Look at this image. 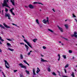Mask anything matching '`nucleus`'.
<instances>
[{
    "mask_svg": "<svg viewBox=\"0 0 77 77\" xmlns=\"http://www.w3.org/2000/svg\"><path fill=\"white\" fill-rule=\"evenodd\" d=\"M12 25H13V26H15V24L14 23H12Z\"/></svg>",
    "mask_w": 77,
    "mask_h": 77,
    "instance_id": "61",
    "label": "nucleus"
},
{
    "mask_svg": "<svg viewBox=\"0 0 77 77\" xmlns=\"http://www.w3.org/2000/svg\"><path fill=\"white\" fill-rule=\"evenodd\" d=\"M48 31H50V32H51L52 33H53L54 32L53 31L50 29H48Z\"/></svg>",
    "mask_w": 77,
    "mask_h": 77,
    "instance_id": "21",
    "label": "nucleus"
},
{
    "mask_svg": "<svg viewBox=\"0 0 77 77\" xmlns=\"http://www.w3.org/2000/svg\"><path fill=\"white\" fill-rule=\"evenodd\" d=\"M12 3L13 5V6H15V2L14 1H13V2H12Z\"/></svg>",
    "mask_w": 77,
    "mask_h": 77,
    "instance_id": "32",
    "label": "nucleus"
},
{
    "mask_svg": "<svg viewBox=\"0 0 77 77\" xmlns=\"http://www.w3.org/2000/svg\"><path fill=\"white\" fill-rule=\"evenodd\" d=\"M47 22H48V24H49V23L48 22H49V20H48V17H47Z\"/></svg>",
    "mask_w": 77,
    "mask_h": 77,
    "instance_id": "24",
    "label": "nucleus"
},
{
    "mask_svg": "<svg viewBox=\"0 0 77 77\" xmlns=\"http://www.w3.org/2000/svg\"><path fill=\"white\" fill-rule=\"evenodd\" d=\"M25 7H26V8H28V7L27 6H25Z\"/></svg>",
    "mask_w": 77,
    "mask_h": 77,
    "instance_id": "57",
    "label": "nucleus"
},
{
    "mask_svg": "<svg viewBox=\"0 0 77 77\" xmlns=\"http://www.w3.org/2000/svg\"><path fill=\"white\" fill-rule=\"evenodd\" d=\"M64 70L65 71V73H66L67 72H66V69H64Z\"/></svg>",
    "mask_w": 77,
    "mask_h": 77,
    "instance_id": "42",
    "label": "nucleus"
},
{
    "mask_svg": "<svg viewBox=\"0 0 77 77\" xmlns=\"http://www.w3.org/2000/svg\"><path fill=\"white\" fill-rule=\"evenodd\" d=\"M64 26L65 27L66 29H67L68 28V25L67 24H65Z\"/></svg>",
    "mask_w": 77,
    "mask_h": 77,
    "instance_id": "19",
    "label": "nucleus"
},
{
    "mask_svg": "<svg viewBox=\"0 0 77 77\" xmlns=\"http://www.w3.org/2000/svg\"><path fill=\"white\" fill-rule=\"evenodd\" d=\"M62 56L63 57L64 59H66V55H63Z\"/></svg>",
    "mask_w": 77,
    "mask_h": 77,
    "instance_id": "28",
    "label": "nucleus"
},
{
    "mask_svg": "<svg viewBox=\"0 0 77 77\" xmlns=\"http://www.w3.org/2000/svg\"><path fill=\"white\" fill-rule=\"evenodd\" d=\"M17 71H18V70H14V72H16Z\"/></svg>",
    "mask_w": 77,
    "mask_h": 77,
    "instance_id": "40",
    "label": "nucleus"
},
{
    "mask_svg": "<svg viewBox=\"0 0 77 77\" xmlns=\"http://www.w3.org/2000/svg\"><path fill=\"white\" fill-rule=\"evenodd\" d=\"M57 26L59 30H60V31H61V32H63V29L62 28L59 27V26Z\"/></svg>",
    "mask_w": 77,
    "mask_h": 77,
    "instance_id": "5",
    "label": "nucleus"
},
{
    "mask_svg": "<svg viewBox=\"0 0 77 77\" xmlns=\"http://www.w3.org/2000/svg\"><path fill=\"white\" fill-rule=\"evenodd\" d=\"M10 14L8 13H5V17H8V16H9L10 15Z\"/></svg>",
    "mask_w": 77,
    "mask_h": 77,
    "instance_id": "12",
    "label": "nucleus"
},
{
    "mask_svg": "<svg viewBox=\"0 0 77 77\" xmlns=\"http://www.w3.org/2000/svg\"><path fill=\"white\" fill-rule=\"evenodd\" d=\"M37 40H38L37 39L35 38V39H33L32 40V41H33V42H36V41H37Z\"/></svg>",
    "mask_w": 77,
    "mask_h": 77,
    "instance_id": "17",
    "label": "nucleus"
},
{
    "mask_svg": "<svg viewBox=\"0 0 77 77\" xmlns=\"http://www.w3.org/2000/svg\"><path fill=\"white\" fill-rule=\"evenodd\" d=\"M28 46H29V47H30V48H32V46L30 45V44H29V45Z\"/></svg>",
    "mask_w": 77,
    "mask_h": 77,
    "instance_id": "45",
    "label": "nucleus"
},
{
    "mask_svg": "<svg viewBox=\"0 0 77 77\" xmlns=\"http://www.w3.org/2000/svg\"><path fill=\"white\" fill-rule=\"evenodd\" d=\"M0 44H2V43L1 42H0Z\"/></svg>",
    "mask_w": 77,
    "mask_h": 77,
    "instance_id": "63",
    "label": "nucleus"
},
{
    "mask_svg": "<svg viewBox=\"0 0 77 77\" xmlns=\"http://www.w3.org/2000/svg\"><path fill=\"white\" fill-rule=\"evenodd\" d=\"M40 71V69H39V68L38 67L37 68V70L36 71V73L37 74H38V72Z\"/></svg>",
    "mask_w": 77,
    "mask_h": 77,
    "instance_id": "18",
    "label": "nucleus"
},
{
    "mask_svg": "<svg viewBox=\"0 0 77 77\" xmlns=\"http://www.w3.org/2000/svg\"><path fill=\"white\" fill-rule=\"evenodd\" d=\"M33 4H34V5H35V4H39L40 5H44V4H42V3H41L40 2H34L33 3Z\"/></svg>",
    "mask_w": 77,
    "mask_h": 77,
    "instance_id": "8",
    "label": "nucleus"
},
{
    "mask_svg": "<svg viewBox=\"0 0 77 77\" xmlns=\"http://www.w3.org/2000/svg\"><path fill=\"white\" fill-rule=\"evenodd\" d=\"M0 52L1 53H2V50L1 49H0Z\"/></svg>",
    "mask_w": 77,
    "mask_h": 77,
    "instance_id": "53",
    "label": "nucleus"
},
{
    "mask_svg": "<svg viewBox=\"0 0 77 77\" xmlns=\"http://www.w3.org/2000/svg\"><path fill=\"white\" fill-rule=\"evenodd\" d=\"M11 15H9L8 17V20H11Z\"/></svg>",
    "mask_w": 77,
    "mask_h": 77,
    "instance_id": "33",
    "label": "nucleus"
},
{
    "mask_svg": "<svg viewBox=\"0 0 77 77\" xmlns=\"http://www.w3.org/2000/svg\"><path fill=\"white\" fill-rule=\"evenodd\" d=\"M29 7L30 9H34V7L32 5L30 4L29 5Z\"/></svg>",
    "mask_w": 77,
    "mask_h": 77,
    "instance_id": "6",
    "label": "nucleus"
},
{
    "mask_svg": "<svg viewBox=\"0 0 77 77\" xmlns=\"http://www.w3.org/2000/svg\"><path fill=\"white\" fill-rule=\"evenodd\" d=\"M77 32H74V34L71 35V36L72 37H74H74H75V38H77Z\"/></svg>",
    "mask_w": 77,
    "mask_h": 77,
    "instance_id": "4",
    "label": "nucleus"
},
{
    "mask_svg": "<svg viewBox=\"0 0 77 77\" xmlns=\"http://www.w3.org/2000/svg\"><path fill=\"white\" fill-rule=\"evenodd\" d=\"M25 46L26 48V51H28V50H29V46L26 44H25Z\"/></svg>",
    "mask_w": 77,
    "mask_h": 77,
    "instance_id": "9",
    "label": "nucleus"
},
{
    "mask_svg": "<svg viewBox=\"0 0 77 77\" xmlns=\"http://www.w3.org/2000/svg\"><path fill=\"white\" fill-rule=\"evenodd\" d=\"M7 45L8 47H9V46H11V45L8 42H7Z\"/></svg>",
    "mask_w": 77,
    "mask_h": 77,
    "instance_id": "15",
    "label": "nucleus"
},
{
    "mask_svg": "<svg viewBox=\"0 0 77 77\" xmlns=\"http://www.w3.org/2000/svg\"><path fill=\"white\" fill-rule=\"evenodd\" d=\"M19 66H20V68H24L25 69H27V67L26 66H25L23 64H22V63H20L19 64Z\"/></svg>",
    "mask_w": 77,
    "mask_h": 77,
    "instance_id": "3",
    "label": "nucleus"
},
{
    "mask_svg": "<svg viewBox=\"0 0 77 77\" xmlns=\"http://www.w3.org/2000/svg\"><path fill=\"white\" fill-rule=\"evenodd\" d=\"M0 40H1L2 42H3L4 41H5V40H4L2 39L1 37H0Z\"/></svg>",
    "mask_w": 77,
    "mask_h": 77,
    "instance_id": "23",
    "label": "nucleus"
},
{
    "mask_svg": "<svg viewBox=\"0 0 77 77\" xmlns=\"http://www.w3.org/2000/svg\"><path fill=\"white\" fill-rule=\"evenodd\" d=\"M0 27H1L2 29H5V28L1 24H0Z\"/></svg>",
    "mask_w": 77,
    "mask_h": 77,
    "instance_id": "20",
    "label": "nucleus"
},
{
    "mask_svg": "<svg viewBox=\"0 0 77 77\" xmlns=\"http://www.w3.org/2000/svg\"><path fill=\"white\" fill-rule=\"evenodd\" d=\"M11 13L13 15H15V14L14 13V12H13Z\"/></svg>",
    "mask_w": 77,
    "mask_h": 77,
    "instance_id": "47",
    "label": "nucleus"
},
{
    "mask_svg": "<svg viewBox=\"0 0 77 77\" xmlns=\"http://www.w3.org/2000/svg\"><path fill=\"white\" fill-rule=\"evenodd\" d=\"M48 71H51V70H50V68L49 67H48Z\"/></svg>",
    "mask_w": 77,
    "mask_h": 77,
    "instance_id": "37",
    "label": "nucleus"
},
{
    "mask_svg": "<svg viewBox=\"0 0 77 77\" xmlns=\"http://www.w3.org/2000/svg\"><path fill=\"white\" fill-rule=\"evenodd\" d=\"M26 44H27L28 45H30V43L29 42H27V43H26Z\"/></svg>",
    "mask_w": 77,
    "mask_h": 77,
    "instance_id": "43",
    "label": "nucleus"
},
{
    "mask_svg": "<svg viewBox=\"0 0 77 77\" xmlns=\"http://www.w3.org/2000/svg\"><path fill=\"white\" fill-rule=\"evenodd\" d=\"M43 23H44V24H46V23H47V20H45V19H44L43 20Z\"/></svg>",
    "mask_w": 77,
    "mask_h": 77,
    "instance_id": "14",
    "label": "nucleus"
},
{
    "mask_svg": "<svg viewBox=\"0 0 77 77\" xmlns=\"http://www.w3.org/2000/svg\"><path fill=\"white\" fill-rule=\"evenodd\" d=\"M20 77H23V74H20Z\"/></svg>",
    "mask_w": 77,
    "mask_h": 77,
    "instance_id": "39",
    "label": "nucleus"
},
{
    "mask_svg": "<svg viewBox=\"0 0 77 77\" xmlns=\"http://www.w3.org/2000/svg\"><path fill=\"white\" fill-rule=\"evenodd\" d=\"M24 42H26V43H27V42H27V40H26V39H24Z\"/></svg>",
    "mask_w": 77,
    "mask_h": 77,
    "instance_id": "36",
    "label": "nucleus"
},
{
    "mask_svg": "<svg viewBox=\"0 0 77 77\" xmlns=\"http://www.w3.org/2000/svg\"><path fill=\"white\" fill-rule=\"evenodd\" d=\"M27 55H28V56H29L30 55V52H29L28 53Z\"/></svg>",
    "mask_w": 77,
    "mask_h": 77,
    "instance_id": "48",
    "label": "nucleus"
},
{
    "mask_svg": "<svg viewBox=\"0 0 77 77\" xmlns=\"http://www.w3.org/2000/svg\"><path fill=\"white\" fill-rule=\"evenodd\" d=\"M11 9H12V10H14V8H11Z\"/></svg>",
    "mask_w": 77,
    "mask_h": 77,
    "instance_id": "59",
    "label": "nucleus"
},
{
    "mask_svg": "<svg viewBox=\"0 0 77 77\" xmlns=\"http://www.w3.org/2000/svg\"><path fill=\"white\" fill-rule=\"evenodd\" d=\"M3 2L4 3L2 4V7H5H5H7V8H9L10 9H11L10 7L9 6V5H8L6 0H4Z\"/></svg>",
    "mask_w": 77,
    "mask_h": 77,
    "instance_id": "1",
    "label": "nucleus"
},
{
    "mask_svg": "<svg viewBox=\"0 0 77 77\" xmlns=\"http://www.w3.org/2000/svg\"><path fill=\"white\" fill-rule=\"evenodd\" d=\"M36 23L38 24H39V21H38V20L37 19L36 20Z\"/></svg>",
    "mask_w": 77,
    "mask_h": 77,
    "instance_id": "29",
    "label": "nucleus"
},
{
    "mask_svg": "<svg viewBox=\"0 0 77 77\" xmlns=\"http://www.w3.org/2000/svg\"><path fill=\"white\" fill-rule=\"evenodd\" d=\"M2 14H3V10L2 11Z\"/></svg>",
    "mask_w": 77,
    "mask_h": 77,
    "instance_id": "60",
    "label": "nucleus"
},
{
    "mask_svg": "<svg viewBox=\"0 0 77 77\" xmlns=\"http://www.w3.org/2000/svg\"><path fill=\"white\" fill-rule=\"evenodd\" d=\"M8 50H10V51H14V50L11 49V48H8Z\"/></svg>",
    "mask_w": 77,
    "mask_h": 77,
    "instance_id": "26",
    "label": "nucleus"
},
{
    "mask_svg": "<svg viewBox=\"0 0 77 77\" xmlns=\"http://www.w3.org/2000/svg\"><path fill=\"white\" fill-rule=\"evenodd\" d=\"M27 64V65L28 66H30V65H29V63H27L26 64Z\"/></svg>",
    "mask_w": 77,
    "mask_h": 77,
    "instance_id": "58",
    "label": "nucleus"
},
{
    "mask_svg": "<svg viewBox=\"0 0 77 77\" xmlns=\"http://www.w3.org/2000/svg\"><path fill=\"white\" fill-rule=\"evenodd\" d=\"M10 2H11V3H12V2H14V1H12V0H10Z\"/></svg>",
    "mask_w": 77,
    "mask_h": 77,
    "instance_id": "54",
    "label": "nucleus"
},
{
    "mask_svg": "<svg viewBox=\"0 0 77 77\" xmlns=\"http://www.w3.org/2000/svg\"><path fill=\"white\" fill-rule=\"evenodd\" d=\"M22 37L24 39V35H22Z\"/></svg>",
    "mask_w": 77,
    "mask_h": 77,
    "instance_id": "64",
    "label": "nucleus"
},
{
    "mask_svg": "<svg viewBox=\"0 0 77 77\" xmlns=\"http://www.w3.org/2000/svg\"><path fill=\"white\" fill-rule=\"evenodd\" d=\"M2 72V74L3 75H5V73H4V72Z\"/></svg>",
    "mask_w": 77,
    "mask_h": 77,
    "instance_id": "52",
    "label": "nucleus"
},
{
    "mask_svg": "<svg viewBox=\"0 0 77 77\" xmlns=\"http://www.w3.org/2000/svg\"><path fill=\"white\" fill-rule=\"evenodd\" d=\"M33 75H36V73H35V70L34 69H33Z\"/></svg>",
    "mask_w": 77,
    "mask_h": 77,
    "instance_id": "13",
    "label": "nucleus"
},
{
    "mask_svg": "<svg viewBox=\"0 0 77 77\" xmlns=\"http://www.w3.org/2000/svg\"><path fill=\"white\" fill-rule=\"evenodd\" d=\"M10 12H11V13H12V12H13V11H12V9H11L10 10Z\"/></svg>",
    "mask_w": 77,
    "mask_h": 77,
    "instance_id": "44",
    "label": "nucleus"
},
{
    "mask_svg": "<svg viewBox=\"0 0 77 77\" xmlns=\"http://www.w3.org/2000/svg\"><path fill=\"white\" fill-rule=\"evenodd\" d=\"M52 11H54V12H56V11H55L54 9H52Z\"/></svg>",
    "mask_w": 77,
    "mask_h": 77,
    "instance_id": "51",
    "label": "nucleus"
},
{
    "mask_svg": "<svg viewBox=\"0 0 77 77\" xmlns=\"http://www.w3.org/2000/svg\"><path fill=\"white\" fill-rule=\"evenodd\" d=\"M20 45H22V44H23V45H24V43H20Z\"/></svg>",
    "mask_w": 77,
    "mask_h": 77,
    "instance_id": "49",
    "label": "nucleus"
},
{
    "mask_svg": "<svg viewBox=\"0 0 77 77\" xmlns=\"http://www.w3.org/2000/svg\"><path fill=\"white\" fill-rule=\"evenodd\" d=\"M7 40L9 41H14V38H6Z\"/></svg>",
    "mask_w": 77,
    "mask_h": 77,
    "instance_id": "11",
    "label": "nucleus"
},
{
    "mask_svg": "<svg viewBox=\"0 0 77 77\" xmlns=\"http://www.w3.org/2000/svg\"><path fill=\"white\" fill-rule=\"evenodd\" d=\"M58 56L59 57V58H60V54H58Z\"/></svg>",
    "mask_w": 77,
    "mask_h": 77,
    "instance_id": "50",
    "label": "nucleus"
},
{
    "mask_svg": "<svg viewBox=\"0 0 77 77\" xmlns=\"http://www.w3.org/2000/svg\"><path fill=\"white\" fill-rule=\"evenodd\" d=\"M20 57L21 59H23V55L21 54L20 55Z\"/></svg>",
    "mask_w": 77,
    "mask_h": 77,
    "instance_id": "25",
    "label": "nucleus"
},
{
    "mask_svg": "<svg viewBox=\"0 0 77 77\" xmlns=\"http://www.w3.org/2000/svg\"><path fill=\"white\" fill-rule=\"evenodd\" d=\"M8 9L7 8H5V12H8Z\"/></svg>",
    "mask_w": 77,
    "mask_h": 77,
    "instance_id": "38",
    "label": "nucleus"
},
{
    "mask_svg": "<svg viewBox=\"0 0 77 77\" xmlns=\"http://www.w3.org/2000/svg\"><path fill=\"white\" fill-rule=\"evenodd\" d=\"M47 48H46L45 47V46H43V49H46Z\"/></svg>",
    "mask_w": 77,
    "mask_h": 77,
    "instance_id": "41",
    "label": "nucleus"
},
{
    "mask_svg": "<svg viewBox=\"0 0 77 77\" xmlns=\"http://www.w3.org/2000/svg\"><path fill=\"white\" fill-rule=\"evenodd\" d=\"M69 53H72V51L71 50H69Z\"/></svg>",
    "mask_w": 77,
    "mask_h": 77,
    "instance_id": "27",
    "label": "nucleus"
},
{
    "mask_svg": "<svg viewBox=\"0 0 77 77\" xmlns=\"http://www.w3.org/2000/svg\"><path fill=\"white\" fill-rule=\"evenodd\" d=\"M75 21H76V22H77V19H75Z\"/></svg>",
    "mask_w": 77,
    "mask_h": 77,
    "instance_id": "56",
    "label": "nucleus"
},
{
    "mask_svg": "<svg viewBox=\"0 0 77 77\" xmlns=\"http://www.w3.org/2000/svg\"><path fill=\"white\" fill-rule=\"evenodd\" d=\"M52 74L53 75H54L55 76H56V74L54 72H53L52 73Z\"/></svg>",
    "mask_w": 77,
    "mask_h": 77,
    "instance_id": "22",
    "label": "nucleus"
},
{
    "mask_svg": "<svg viewBox=\"0 0 77 77\" xmlns=\"http://www.w3.org/2000/svg\"><path fill=\"white\" fill-rule=\"evenodd\" d=\"M73 17H75V18H76V16L74 15V14H73Z\"/></svg>",
    "mask_w": 77,
    "mask_h": 77,
    "instance_id": "46",
    "label": "nucleus"
},
{
    "mask_svg": "<svg viewBox=\"0 0 77 77\" xmlns=\"http://www.w3.org/2000/svg\"><path fill=\"white\" fill-rule=\"evenodd\" d=\"M68 66H69V65L67 64L65 66V68H67V67H68Z\"/></svg>",
    "mask_w": 77,
    "mask_h": 77,
    "instance_id": "30",
    "label": "nucleus"
},
{
    "mask_svg": "<svg viewBox=\"0 0 77 77\" xmlns=\"http://www.w3.org/2000/svg\"><path fill=\"white\" fill-rule=\"evenodd\" d=\"M25 72L27 74H28V75H29V74H30V73L29 72V71H28L27 70H26Z\"/></svg>",
    "mask_w": 77,
    "mask_h": 77,
    "instance_id": "16",
    "label": "nucleus"
},
{
    "mask_svg": "<svg viewBox=\"0 0 77 77\" xmlns=\"http://www.w3.org/2000/svg\"><path fill=\"white\" fill-rule=\"evenodd\" d=\"M23 62L25 63H26V64H27V61L26 60H23Z\"/></svg>",
    "mask_w": 77,
    "mask_h": 77,
    "instance_id": "35",
    "label": "nucleus"
},
{
    "mask_svg": "<svg viewBox=\"0 0 77 77\" xmlns=\"http://www.w3.org/2000/svg\"><path fill=\"white\" fill-rule=\"evenodd\" d=\"M57 72L59 74L60 73V72H59L58 71H57Z\"/></svg>",
    "mask_w": 77,
    "mask_h": 77,
    "instance_id": "55",
    "label": "nucleus"
},
{
    "mask_svg": "<svg viewBox=\"0 0 77 77\" xmlns=\"http://www.w3.org/2000/svg\"><path fill=\"white\" fill-rule=\"evenodd\" d=\"M4 76V77H6V76L5 75H3Z\"/></svg>",
    "mask_w": 77,
    "mask_h": 77,
    "instance_id": "62",
    "label": "nucleus"
},
{
    "mask_svg": "<svg viewBox=\"0 0 77 77\" xmlns=\"http://www.w3.org/2000/svg\"><path fill=\"white\" fill-rule=\"evenodd\" d=\"M71 75L73 77H74V72H72V74Z\"/></svg>",
    "mask_w": 77,
    "mask_h": 77,
    "instance_id": "31",
    "label": "nucleus"
},
{
    "mask_svg": "<svg viewBox=\"0 0 77 77\" xmlns=\"http://www.w3.org/2000/svg\"><path fill=\"white\" fill-rule=\"evenodd\" d=\"M41 62H48L47 60H45L42 58H41Z\"/></svg>",
    "mask_w": 77,
    "mask_h": 77,
    "instance_id": "10",
    "label": "nucleus"
},
{
    "mask_svg": "<svg viewBox=\"0 0 77 77\" xmlns=\"http://www.w3.org/2000/svg\"><path fill=\"white\" fill-rule=\"evenodd\" d=\"M3 25L5 27H6V28H7V29H9V28H11V27L7 26V25H6V24L5 23H4Z\"/></svg>",
    "mask_w": 77,
    "mask_h": 77,
    "instance_id": "7",
    "label": "nucleus"
},
{
    "mask_svg": "<svg viewBox=\"0 0 77 77\" xmlns=\"http://www.w3.org/2000/svg\"><path fill=\"white\" fill-rule=\"evenodd\" d=\"M62 38H63V39H65L66 41H69V40L66 38H65L63 37H62Z\"/></svg>",
    "mask_w": 77,
    "mask_h": 77,
    "instance_id": "34",
    "label": "nucleus"
},
{
    "mask_svg": "<svg viewBox=\"0 0 77 77\" xmlns=\"http://www.w3.org/2000/svg\"><path fill=\"white\" fill-rule=\"evenodd\" d=\"M4 62H5V67L6 68H7V69H9V63L7 62V61L6 60H5Z\"/></svg>",
    "mask_w": 77,
    "mask_h": 77,
    "instance_id": "2",
    "label": "nucleus"
}]
</instances>
